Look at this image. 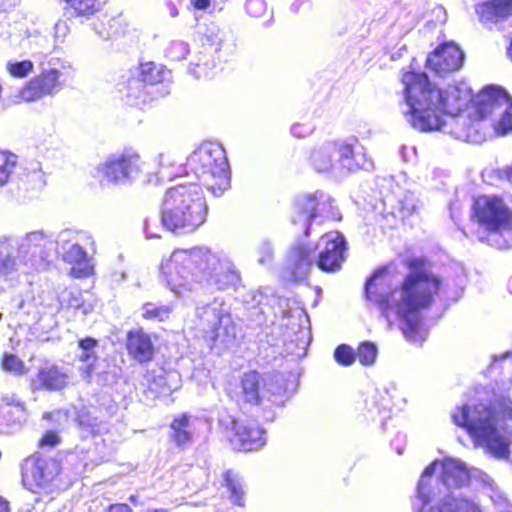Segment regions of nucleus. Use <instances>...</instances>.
Segmentation results:
<instances>
[{"label": "nucleus", "mask_w": 512, "mask_h": 512, "mask_svg": "<svg viewBox=\"0 0 512 512\" xmlns=\"http://www.w3.org/2000/svg\"><path fill=\"white\" fill-rule=\"evenodd\" d=\"M93 243L90 234L73 229L61 230L55 240L43 230L17 238L0 237V294L20 283L22 276L44 270L50 263L54 244L56 253L72 266L73 277H88L92 265L84 246Z\"/></svg>", "instance_id": "nucleus-1"}, {"label": "nucleus", "mask_w": 512, "mask_h": 512, "mask_svg": "<svg viewBox=\"0 0 512 512\" xmlns=\"http://www.w3.org/2000/svg\"><path fill=\"white\" fill-rule=\"evenodd\" d=\"M408 267L399 283H393L387 268L376 269L365 283V296L388 321L391 315L398 319L407 340L421 343L425 340L423 313L434 304L443 282L418 259L411 260Z\"/></svg>", "instance_id": "nucleus-2"}, {"label": "nucleus", "mask_w": 512, "mask_h": 512, "mask_svg": "<svg viewBox=\"0 0 512 512\" xmlns=\"http://www.w3.org/2000/svg\"><path fill=\"white\" fill-rule=\"evenodd\" d=\"M405 108L410 125L421 132L443 131L455 139L471 141L470 120L460 113L473 102V91L466 82L449 85L445 90L432 86L425 73L405 72Z\"/></svg>", "instance_id": "nucleus-3"}, {"label": "nucleus", "mask_w": 512, "mask_h": 512, "mask_svg": "<svg viewBox=\"0 0 512 512\" xmlns=\"http://www.w3.org/2000/svg\"><path fill=\"white\" fill-rule=\"evenodd\" d=\"M160 269L167 287L179 297L194 292L198 286L225 291L241 282L231 256L205 245L175 249L162 259Z\"/></svg>", "instance_id": "nucleus-4"}, {"label": "nucleus", "mask_w": 512, "mask_h": 512, "mask_svg": "<svg viewBox=\"0 0 512 512\" xmlns=\"http://www.w3.org/2000/svg\"><path fill=\"white\" fill-rule=\"evenodd\" d=\"M438 462L434 461L423 471L413 502L414 512H481L480 508L467 498L454 496L452 490L465 486L470 479L466 465L456 459H445L440 463L441 473L437 492L430 487Z\"/></svg>", "instance_id": "nucleus-5"}, {"label": "nucleus", "mask_w": 512, "mask_h": 512, "mask_svg": "<svg viewBox=\"0 0 512 512\" xmlns=\"http://www.w3.org/2000/svg\"><path fill=\"white\" fill-rule=\"evenodd\" d=\"M457 426L464 427L477 446L497 459H506L510 455V445L499 431L502 421L512 419V401L503 398L493 402H480L473 406L463 405L452 414Z\"/></svg>", "instance_id": "nucleus-6"}, {"label": "nucleus", "mask_w": 512, "mask_h": 512, "mask_svg": "<svg viewBox=\"0 0 512 512\" xmlns=\"http://www.w3.org/2000/svg\"><path fill=\"white\" fill-rule=\"evenodd\" d=\"M208 204L199 184L180 183L166 190L161 206V224L177 235L195 232L207 220Z\"/></svg>", "instance_id": "nucleus-7"}, {"label": "nucleus", "mask_w": 512, "mask_h": 512, "mask_svg": "<svg viewBox=\"0 0 512 512\" xmlns=\"http://www.w3.org/2000/svg\"><path fill=\"white\" fill-rule=\"evenodd\" d=\"M184 171L214 196H221L230 187L226 153L218 143H204L194 150L187 158Z\"/></svg>", "instance_id": "nucleus-8"}, {"label": "nucleus", "mask_w": 512, "mask_h": 512, "mask_svg": "<svg viewBox=\"0 0 512 512\" xmlns=\"http://www.w3.org/2000/svg\"><path fill=\"white\" fill-rule=\"evenodd\" d=\"M198 40L205 51L200 53L198 62L189 66V73L196 78H209L214 74L217 62L226 61L236 52L233 35L217 22L200 23L197 27Z\"/></svg>", "instance_id": "nucleus-9"}, {"label": "nucleus", "mask_w": 512, "mask_h": 512, "mask_svg": "<svg viewBox=\"0 0 512 512\" xmlns=\"http://www.w3.org/2000/svg\"><path fill=\"white\" fill-rule=\"evenodd\" d=\"M477 222L489 232V241L498 249H508L512 243L508 238L512 231V213L504 201L497 196H479L473 204Z\"/></svg>", "instance_id": "nucleus-10"}, {"label": "nucleus", "mask_w": 512, "mask_h": 512, "mask_svg": "<svg viewBox=\"0 0 512 512\" xmlns=\"http://www.w3.org/2000/svg\"><path fill=\"white\" fill-rule=\"evenodd\" d=\"M196 317L199 329L213 346L226 348L234 344L237 325L223 298L216 297L210 303L198 306Z\"/></svg>", "instance_id": "nucleus-11"}, {"label": "nucleus", "mask_w": 512, "mask_h": 512, "mask_svg": "<svg viewBox=\"0 0 512 512\" xmlns=\"http://www.w3.org/2000/svg\"><path fill=\"white\" fill-rule=\"evenodd\" d=\"M143 161L134 148H124L109 154L95 168L94 176L103 186H126L143 173Z\"/></svg>", "instance_id": "nucleus-12"}, {"label": "nucleus", "mask_w": 512, "mask_h": 512, "mask_svg": "<svg viewBox=\"0 0 512 512\" xmlns=\"http://www.w3.org/2000/svg\"><path fill=\"white\" fill-rule=\"evenodd\" d=\"M61 472V462L56 458L35 454L22 465V482L33 493L49 494Z\"/></svg>", "instance_id": "nucleus-13"}, {"label": "nucleus", "mask_w": 512, "mask_h": 512, "mask_svg": "<svg viewBox=\"0 0 512 512\" xmlns=\"http://www.w3.org/2000/svg\"><path fill=\"white\" fill-rule=\"evenodd\" d=\"M64 64L56 58L41 62L40 73L23 86L15 96V102H35L47 96L55 95L61 86Z\"/></svg>", "instance_id": "nucleus-14"}, {"label": "nucleus", "mask_w": 512, "mask_h": 512, "mask_svg": "<svg viewBox=\"0 0 512 512\" xmlns=\"http://www.w3.org/2000/svg\"><path fill=\"white\" fill-rule=\"evenodd\" d=\"M332 203L330 195L321 190L300 194L294 200L291 221L302 227L308 236L312 221L331 213Z\"/></svg>", "instance_id": "nucleus-15"}, {"label": "nucleus", "mask_w": 512, "mask_h": 512, "mask_svg": "<svg viewBox=\"0 0 512 512\" xmlns=\"http://www.w3.org/2000/svg\"><path fill=\"white\" fill-rule=\"evenodd\" d=\"M333 143L336 146V173L343 174L373 168V162L367 157L356 137L333 141Z\"/></svg>", "instance_id": "nucleus-16"}, {"label": "nucleus", "mask_w": 512, "mask_h": 512, "mask_svg": "<svg viewBox=\"0 0 512 512\" xmlns=\"http://www.w3.org/2000/svg\"><path fill=\"white\" fill-rule=\"evenodd\" d=\"M316 249H319L317 266L325 272H335L345 259L346 240L338 231L321 236Z\"/></svg>", "instance_id": "nucleus-17"}, {"label": "nucleus", "mask_w": 512, "mask_h": 512, "mask_svg": "<svg viewBox=\"0 0 512 512\" xmlns=\"http://www.w3.org/2000/svg\"><path fill=\"white\" fill-rule=\"evenodd\" d=\"M315 251V245L310 242L297 241L291 246L286 256L285 268L294 280L302 281L308 277L314 264L317 263Z\"/></svg>", "instance_id": "nucleus-18"}, {"label": "nucleus", "mask_w": 512, "mask_h": 512, "mask_svg": "<svg viewBox=\"0 0 512 512\" xmlns=\"http://www.w3.org/2000/svg\"><path fill=\"white\" fill-rule=\"evenodd\" d=\"M464 62L463 51L454 43H444L427 58V68L439 77L458 70Z\"/></svg>", "instance_id": "nucleus-19"}, {"label": "nucleus", "mask_w": 512, "mask_h": 512, "mask_svg": "<svg viewBox=\"0 0 512 512\" xmlns=\"http://www.w3.org/2000/svg\"><path fill=\"white\" fill-rule=\"evenodd\" d=\"M244 302L249 309L258 310L261 315L271 312L275 317H285L288 314V300L276 295L270 287L248 292Z\"/></svg>", "instance_id": "nucleus-20"}, {"label": "nucleus", "mask_w": 512, "mask_h": 512, "mask_svg": "<svg viewBox=\"0 0 512 512\" xmlns=\"http://www.w3.org/2000/svg\"><path fill=\"white\" fill-rule=\"evenodd\" d=\"M262 382V377L258 372L250 371L244 373L241 380L244 400L249 404L257 405L260 403L261 397H265L266 393L270 392L271 396L268 398V400L276 405L282 404L286 389L279 385L275 389L270 387L267 390H261ZM268 385L272 386V383Z\"/></svg>", "instance_id": "nucleus-21"}, {"label": "nucleus", "mask_w": 512, "mask_h": 512, "mask_svg": "<svg viewBox=\"0 0 512 512\" xmlns=\"http://www.w3.org/2000/svg\"><path fill=\"white\" fill-rule=\"evenodd\" d=\"M77 422L81 430L83 438L91 436L94 439V450L97 454V460L107 461L111 455V448L107 447L105 440L100 436L102 430L105 429V424L98 421L97 417L93 416L90 411L82 409L77 414Z\"/></svg>", "instance_id": "nucleus-22"}, {"label": "nucleus", "mask_w": 512, "mask_h": 512, "mask_svg": "<svg viewBox=\"0 0 512 512\" xmlns=\"http://www.w3.org/2000/svg\"><path fill=\"white\" fill-rule=\"evenodd\" d=\"M234 436L231 439L233 447L240 451H253L266 444V432L254 421L234 423Z\"/></svg>", "instance_id": "nucleus-23"}, {"label": "nucleus", "mask_w": 512, "mask_h": 512, "mask_svg": "<svg viewBox=\"0 0 512 512\" xmlns=\"http://www.w3.org/2000/svg\"><path fill=\"white\" fill-rule=\"evenodd\" d=\"M126 349L128 355L141 364L150 362L155 355L151 334L143 328H136L127 333Z\"/></svg>", "instance_id": "nucleus-24"}, {"label": "nucleus", "mask_w": 512, "mask_h": 512, "mask_svg": "<svg viewBox=\"0 0 512 512\" xmlns=\"http://www.w3.org/2000/svg\"><path fill=\"white\" fill-rule=\"evenodd\" d=\"M474 8L479 21L489 28L512 16V0H487Z\"/></svg>", "instance_id": "nucleus-25"}, {"label": "nucleus", "mask_w": 512, "mask_h": 512, "mask_svg": "<svg viewBox=\"0 0 512 512\" xmlns=\"http://www.w3.org/2000/svg\"><path fill=\"white\" fill-rule=\"evenodd\" d=\"M140 77L141 83L145 85L155 86L161 84L159 94L161 96L169 93V83L171 79V71L168 70L164 65L146 62L140 64Z\"/></svg>", "instance_id": "nucleus-26"}, {"label": "nucleus", "mask_w": 512, "mask_h": 512, "mask_svg": "<svg viewBox=\"0 0 512 512\" xmlns=\"http://www.w3.org/2000/svg\"><path fill=\"white\" fill-rule=\"evenodd\" d=\"M68 382V375L58 366L46 364L41 367L32 383L36 389L56 391L64 388Z\"/></svg>", "instance_id": "nucleus-27"}, {"label": "nucleus", "mask_w": 512, "mask_h": 512, "mask_svg": "<svg viewBox=\"0 0 512 512\" xmlns=\"http://www.w3.org/2000/svg\"><path fill=\"white\" fill-rule=\"evenodd\" d=\"M473 102L479 106L480 113L484 117L491 113L494 106L508 104L510 97L501 87L489 85L484 87L475 97Z\"/></svg>", "instance_id": "nucleus-28"}, {"label": "nucleus", "mask_w": 512, "mask_h": 512, "mask_svg": "<svg viewBox=\"0 0 512 512\" xmlns=\"http://www.w3.org/2000/svg\"><path fill=\"white\" fill-rule=\"evenodd\" d=\"M336 146L333 141L315 147L310 156L312 167L318 172L333 171L336 173Z\"/></svg>", "instance_id": "nucleus-29"}, {"label": "nucleus", "mask_w": 512, "mask_h": 512, "mask_svg": "<svg viewBox=\"0 0 512 512\" xmlns=\"http://www.w3.org/2000/svg\"><path fill=\"white\" fill-rule=\"evenodd\" d=\"M98 340L92 337H85L78 341V354L79 361L85 364V367L80 369L81 377L84 380H89L93 374L95 364L98 360Z\"/></svg>", "instance_id": "nucleus-30"}, {"label": "nucleus", "mask_w": 512, "mask_h": 512, "mask_svg": "<svg viewBox=\"0 0 512 512\" xmlns=\"http://www.w3.org/2000/svg\"><path fill=\"white\" fill-rule=\"evenodd\" d=\"M171 438L178 447H185L192 443L194 425L191 416L182 414L174 418L171 423Z\"/></svg>", "instance_id": "nucleus-31"}, {"label": "nucleus", "mask_w": 512, "mask_h": 512, "mask_svg": "<svg viewBox=\"0 0 512 512\" xmlns=\"http://www.w3.org/2000/svg\"><path fill=\"white\" fill-rule=\"evenodd\" d=\"M224 486L229 494L228 498L232 504L244 507L246 496V485L243 478L233 470H227L223 475Z\"/></svg>", "instance_id": "nucleus-32"}, {"label": "nucleus", "mask_w": 512, "mask_h": 512, "mask_svg": "<svg viewBox=\"0 0 512 512\" xmlns=\"http://www.w3.org/2000/svg\"><path fill=\"white\" fill-rule=\"evenodd\" d=\"M72 15L89 18L97 13L106 0H65Z\"/></svg>", "instance_id": "nucleus-33"}, {"label": "nucleus", "mask_w": 512, "mask_h": 512, "mask_svg": "<svg viewBox=\"0 0 512 512\" xmlns=\"http://www.w3.org/2000/svg\"><path fill=\"white\" fill-rule=\"evenodd\" d=\"M386 395L387 392L376 391L371 399L367 400V409L372 418L377 415L383 421L390 417V405Z\"/></svg>", "instance_id": "nucleus-34"}, {"label": "nucleus", "mask_w": 512, "mask_h": 512, "mask_svg": "<svg viewBox=\"0 0 512 512\" xmlns=\"http://www.w3.org/2000/svg\"><path fill=\"white\" fill-rule=\"evenodd\" d=\"M173 310L170 305L157 306L153 303H145L142 307V316L147 320L163 322L167 320Z\"/></svg>", "instance_id": "nucleus-35"}, {"label": "nucleus", "mask_w": 512, "mask_h": 512, "mask_svg": "<svg viewBox=\"0 0 512 512\" xmlns=\"http://www.w3.org/2000/svg\"><path fill=\"white\" fill-rule=\"evenodd\" d=\"M126 90L127 101L131 105H140L146 102L145 86L141 83L140 79H129Z\"/></svg>", "instance_id": "nucleus-36"}, {"label": "nucleus", "mask_w": 512, "mask_h": 512, "mask_svg": "<svg viewBox=\"0 0 512 512\" xmlns=\"http://www.w3.org/2000/svg\"><path fill=\"white\" fill-rule=\"evenodd\" d=\"M17 156L13 153L0 151V186L6 184L14 172Z\"/></svg>", "instance_id": "nucleus-37"}, {"label": "nucleus", "mask_w": 512, "mask_h": 512, "mask_svg": "<svg viewBox=\"0 0 512 512\" xmlns=\"http://www.w3.org/2000/svg\"><path fill=\"white\" fill-rule=\"evenodd\" d=\"M356 353V358H358L359 362L364 366L373 365L376 361L378 355L377 345L370 341L362 342L358 348Z\"/></svg>", "instance_id": "nucleus-38"}, {"label": "nucleus", "mask_w": 512, "mask_h": 512, "mask_svg": "<svg viewBox=\"0 0 512 512\" xmlns=\"http://www.w3.org/2000/svg\"><path fill=\"white\" fill-rule=\"evenodd\" d=\"M7 71L16 78L27 77L33 72L34 64L31 60H10L6 65Z\"/></svg>", "instance_id": "nucleus-39"}, {"label": "nucleus", "mask_w": 512, "mask_h": 512, "mask_svg": "<svg viewBox=\"0 0 512 512\" xmlns=\"http://www.w3.org/2000/svg\"><path fill=\"white\" fill-rule=\"evenodd\" d=\"M58 301L62 308L78 309L83 304L82 295L78 289H65L60 293Z\"/></svg>", "instance_id": "nucleus-40"}, {"label": "nucleus", "mask_w": 512, "mask_h": 512, "mask_svg": "<svg viewBox=\"0 0 512 512\" xmlns=\"http://www.w3.org/2000/svg\"><path fill=\"white\" fill-rule=\"evenodd\" d=\"M189 53V44L181 40H173L165 49V55L172 61H180Z\"/></svg>", "instance_id": "nucleus-41"}, {"label": "nucleus", "mask_w": 512, "mask_h": 512, "mask_svg": "<svg viewBox=\"0 0 512 512\" xmlns=\"http://www.w3.org/2000/svg\"><path fill=\"white\" fill-rule=\"evenodd\" d=\"M334 358L338 364L350 366L356 359V353L351 346L340 344L334 351Z\"/></svg>", "instance_id": "nucleus-42"}, {"label": "nucleus", "mask_w": 512, "mask_h": 512, "mask_svg": "<svg viewBox=\"0 0 512 512\" xmlns=\"http://www.w3.org/2000/svg\"><path fill=\"white\" fill-rule=\"evenodd\" d=\"M495 132L500 136L512 133V104L502 114L501 119L495 126Z\"/></svg>", "instance_id": "nucleus-43"}, {"label": "nucleus", "mask_w": 512, "mask_h": 512, "mask_svg": "<svg viewBox=\"0 0 512 512\" xmlns=\"http://www.w3.org/2000/svg\"><path fill=\"white\" fill-rule=\"evenodd\" d=\"M27 182L32 183L33 189L40 191L46 184L45 175L40 168L39 163H35L34 167L26 175Z\"/></svg>", "instance_id": "nucleus-44"}, {"label": "nucleus", "mask_w": 512, "mask_h": 512, "mask_svg": "<svg viewBox=\"0 0 512 512\" xmlns=\"http://www.w3.org/2000/svg\"><path fill=\"white\" fill-rule=\"evenodd\" d=\"M12 312L18 314L22 312L25 315H31L36 313V307L32 299L27 300L23 298H16L11 304Z\"/></svg>", "instance_id": "nucleus-45"}, {"label": "nucleus", "mask_w": 512, "mask_h": 512, "mask_svg": "<svg viewBox=\"0 0 512 512\" xmlns=\"http://www.w3.org/2000/svg\"><path fill=\"white\" fill-rule=\"evenodd\" d=\"M2 367L4 370L21 374L24 372L23 362L15 355L5 354L2 361Z\"/></svg>", "instance_id": "nucleus-46"}, {"label": "nucleus", "mask_w": 512, "mask_h": 512, "mask_svg": "<svg viewBox=\"0 0 512 512\" xmlns=\"http://www.w3.org/2000/svg\"><path fill=\"white\" fill-rule=\"evenodd\" d=\"M245 10L251 17H261L267 11V4L264 0H247Z\"/></svg>", "instance_id": "nucleus-47"}, {"label": "nucleus", "mask_w": 512, "mask_h": 512, "mask_svg": "<svg viewBox=\"0 0 512 512\" xmlns=\"http://www.w3.org/2000/svg\"><path fill=\"white\" fill-rule=\"evenodd\" d=\"M273 255V247L270 242L263 241L258 247V262L262 265L268 264Z\"/></svg>", "instance_id": "nucleus-48"}, {"label": "nucleus", "mask_w": 512, "mask_h": 512, "mask_svg": "<svg viewBox=\"0 0 512 512\" xmlns=\"http://www.w3.org/2000/svg\"><path fill=\"white\" fill-rule=\"evenodd\" d=\"M401 210L411 214L416 210V199L413 193L407 192L404 199H399Z\"/></svg>", "instance_id": "nucleus-49"}, {"label": "nucleus", "mask_w": 512, "mask_h": 512, "mask_svg": "<svg viewBox=\"0 0 512 512\" xmlns=\"http://www.w3.org/2000/svg\"><path fill=\"white\" fill-rule=\"evenodd\" d=\"M295 341L301 349L305 350L311 341L310 330L306 327L300 326Z\"/></svg>", "instance_id": "nucleus-50"}, {"label": "nucleus", "mask_w": 512, "mask_h": 512, "mask_svg": "<svg viewBox=\"0 0 512 512\" xmlns=\"http://www.w3.org/2000/svg\"><path fill=\"white\" fill-rule=\"evenodd\" d=\"M123 23V18L121 16H117L110 20L109 22V31L104 37L111 38L116 37L117 35L123 33L121 29V25Z\"/></svg>", "instance_id": "nucleus-51"}, {"label": "nucleus", "mask_w": 512, "mask_h": 512, "mask_svg": "<svg viewBox=\"0 0 512 512\" xmlns=\"http://www.w3.org/2000/svg\"><path fill=\"white\" fill-rule=\"evenodd\" d=\"M59 443V437L54 431H47L40 440L41 447H54Z\"/></svg>", "instance_id": "nucleus-52"}, {"label": "nucleus", "mask_w": 512, "mask_h": 512, "mask_svg": "<svg viewBox=\"0 0 512 512\" xmlns=\"http://www.w3.org/2000/svg\"><path fill=\"white\" fill-rule=\"evenodd\" d=\"M68 33V26L64 21H58L54 25V38L56 42H62Z\"/></svg>", "instance_id": "nucleus-53"}, {"label": "nucleus", "mask_w": 512, "mask_h": 512, "mask_svg": "<svg viewBox=\"0 0 512 512\" xmlns=\"http://www.w3.org/2000/svg\"><path fill=\"white\" fill-rule=\"evenodd\" d=\"M311 8V0H295L290 6V10L293 13L306 12L309 11Z\"/></svg>", "instance_id": "nucleus-54"}, {"label": "nucleus", "mask_w": 512, "mask_h": 512, "mask_svg": "<svg viewBox=\"0 0 512 512\" xmlns=\"http://www.w3.org/2000/svg\"><path fill=\"white\" fill-rule=\"evenodd\" d=\"M159 228L156 226V220L146 219L144 225V231L147 238H158L160 237L158 233Z\"/></svg>", "instance_id": "nucleus-55"}, {"label": "nucleus", "mask_w": 512, "mask_h": 512, "mask_svg": "<svg viewBox=\"0 0 512 512\" xmlns=\"http://www.w3.org/2000/svg\"><path fill=\"white\" fill-rule=\"evenodd\" d=\"M312 132V127L310 125H303L296 123L291 127V133L298 138L305 137Z\"/></svg>", "instance_id": "nucleus-56"}, {"label": "nucleus", "mask_w": 512, "mask_h": 512, "mask_svg": "<svg viewBox=\"0 0 512 512\" xmlns=\"http://www.w3.org/2000/svg\"><path fill=\"white\" fill-rule=\"evenodd\" d=\"M177 2H181V0H177ZM166 9L168 11V14L171 17H177L179 15V10H178L176 0H167L166 1Z\"/></svg>", "instance_id": "nucleus-57"}, {"label": "nucleus", "mask_w": 512, "mask_h": 512, "mask_svg": "<svg viewBox=\"0 0 512 512\" xmlns=\"http://www.w3.org/2000/svg\"><path fill=\"white\" fill-rule=\"evenodd\" d=\"M193 7L197 10H206L211 4V0H191Z\"/></svg>", "instance_id": "nucleus-58"}, {"label": "nucleus", "mask_w": 512, "mask_h": 512, "mask_svg": "<svg viewBox=\"0 0 512 512\" xmlns=\"http://www.w3.org/2000/svg\"><path fill=\"white\" fill-rule=\"evenodd\" d=\"M108 512H132L127 504H113L109 507Z\"/></svg>", "instance_id": "nucleus-59"}, {"label": "nucleus", "mask_w": 512, "mask_h": 512, "mask_svg": "<svg viewBox=\"0 0 512 512\" xmlns=\"http://www.w3.org/2000/svg\"><path fill=\"white\" fill-rule=\"evenodd\" d=\"M15 412L21 413L22 409L20 407H11L9 405L2 408V414L5 418L12 416Z\"/></svg>", "instance_id": "nucleus-60"}, {"label": "nucleus", "mask_w": 512, "mask_h": 512, "mask_svg": "<svg viewBox=\"0 0 512 512\" xmlns=\"http://www.w3.org/2000/svg\"><path fill=\"white\" fill-rule=\"evenodd\" d=\"M158 164L161 168L170 164L169 156L164 153H160L158 155Z\"/></svg>", "instance_id": "nucleus-61"}, {"label": "nucleus", "mask_w": 512, "mask_h": 512, "mask_svg": "<svg viewBox=\"0 0 512 512\" xmlns=\"http://www.w3.org/2000/svg\"><path fill=\"white\" fill-rule=\"evenodd\" d=\"M510 355H511V352H510V351H507V352H505V353H503V354H500V355H494V356L492 357V358H493V362L495 363V362H498V361H500V360H504V359H506V358L510 357Z\"/></svg>", "instance_id": "nucleus-62"}, {"label": "nucleus", "mask_w": 512, "mask_h": 512, "mask_svg": "<svg viewBox=\"0 0 512 512\" xmlns=\"http://www.w3.org/2000/svg\"><path fill=\"white\" fill-rule=\"evenodd\" d=\"M0 512H9L8 502L1 497H0Z\"/></svg>", "instance_id": "nucleus-63"}, {"label": "nucleus", "mask_w": 512, "mask_h": 512, "mask_svg": "<svg viewBox=\"0 0 512 512\" xmlns=\"http://www.w3.org/2000/svg\"><path fill=\"white\" fill-rule=\"evenodd\" d=\"M507 56L510 58V60L512 61V37H511V41H510V44L507 48Z\"/></svg>", "instance_id": "nucleus-64"}]
</instances>
